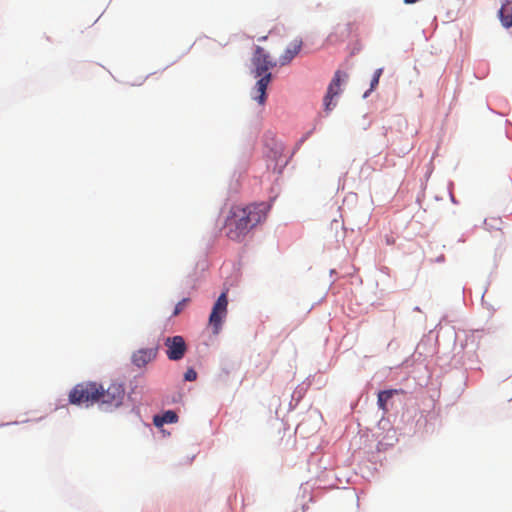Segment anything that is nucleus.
I'll use <instances>...</instances> for the list:
<instances>
[{
	"label": "nucleus",
	"instance_id": "nucleus-1",
	"mask_svg": "<svg viewBox=\"0 0 512 512\" xmlns=\"http://www.w3.org/2000/svg\"><path fill=\"white\" fill-rule=\"evenodd\" d=\"M268 211L269 205L264 202L232 206L223 226L226 237L242 242L251 230L266 219Z\"/></svg>",
	"mask_w": 512,
	"mask_h": 512
},
{
	"label": "nucleus",
	"instance_id": "nucleus-2",
	"mask_svg": "<svg viewBox=\"0 0 512 512\" xmlns=\"http://www.w3.org/2000/svg\"><path fill=\"white\" fill-rule=\"evenodd\" d=\"M252 61L255 66V77H259L254 87L255 94L253 95V99L260 105H264L266 102V89L272 78L269 70L273 68L276 63L271 60L270 55L260 46L256 47Z\"/></svg>",
	"mask_w": 512,
	"mask_h": 512
},
{
	"label": "nucleus",
	"instance_id": "nucleus-3",
	"mask_svg": "<svg viewBox=\"0 0 512 512\" xmlns=\"http://www.w3.org/2000/svg\"><path fill=\"white\" fill-rule=\"evenodd\" d=\"M100 384L96 382H84L77 384L69 393V401L72 404L93 405L98 402Z\"/></svg>",
	"mask_w": 512,
	"mask_h": 512
},
{
	"label": "nucleus",
	"instance_id": "nucleus-4",
	"mask_svg": "<svg viewBox=\"0 0 512 512\" xmlns=\"http://www.w3.org/2000/svg\"><path fill=\"white\" fill-rule=\"evenodd\" d=\"M125 396V389L122 384L112 383L106 389L100 384L98 404L105 409L118 408L122 405Z\"/></svg>",
	"mask_w": 512,
	"mask_h": 512
},
{
	"label": "nucleus",
	"instance_id": "nucleus-5",
	"mask_svg": "<svg viewBox=\"0 0 512 512\" xmlns=\"http://www.w3.org/2000/svg\"><path fill=\"white\" fill-rule=\"evenodd\" d=\"M228 299L226 292H223L213 305L209 316V324L213 328V333L218 334L221 330L223 320L227 316Z\"/></svg>",
	"mask_w": 512,
	"mask_h": 512
},
{
	"label": "nucleus",
	"instance_id": "nucleus-6",
	"mask_svg": "<svg viewBox=\"0 0 512 512\" xmlns=\"http://www.w3.org/2000/svg\"><path fill=\"white\" fill-rule=\"evenodd\" d=\"M348 75L345 72L337 70L327 88V93L324 97V106L326 111H331L335 104L332 105V100L341 93V84L347 79Z\"/></svg>",
	"mask_w": 512,
	"mask_h": 512
},
{
	"label": "nucleus",
	"instance_id": "nucleus-7",
	"mask_svg": "<svg viewBox=\"0 0 512 512\" xmlns=\"http://www.w3.org/2000/svg\"><path fill=\"white\" fill-rule=\"evenodd\" d=\"M165 346L167 347V357L173 361H178L182 359L187 350L185 341L182 336H173L166 338Z\"/></svg>",
	"mask_w": 512,
	"mask_h": 512
},
{
	"label": "nucleus",
	"instance_id": "nucleus-8",
	"mask_svg": "<svg viewBox=\"0 0 512 512\" xmlns=\"http://www.w3.org/2000/svg\"><path fill=\"white\" fill-rule=\"evenodd\" d=\"M157 348H143L136 351L132 356V362L141 368L153 361L157 356Z\"/></svg>",
	"mask_w": 512,
	"mask_h": 512
},
{
	"label": "nucleus",
	"instance_id": "nucleus-9",
	"mask_svg": "<svg viewBox=\"0 0 512 512\" xmlns=\"http://www.w3.org/2000/svg\"><path fill=\"white\" fill-rule=\"evenodd\" d=\"M302 40L295 39L291 42V44L286 48L284 53L281 55L279 62L281 66L289 64L296 55L301 51L302 48Z\"/></svg>",
	"mask_w": 512,
	"mask_h": 512
},
{
	"label": "nucleus",
	"instance_id": "nucleus-10",
	"mask_svg": "<svg viewBox=\"0 0 512 512\" xmlns=\"http://www.w3.org/2000/svg\"><path fill=\"white\" fill-rule=\"evenodd\" d=\"M499 17L504 27L512 26V0H505L499 10Z\"/></svg>",
	"mask_w": 512,
	"mask_h": 512
},
{
	"label": "nucleus",
	"instance_id": "nucleus-11",
	"mask_svg": "<svg viewBox=\"0 0 512 512\" xmlns=\"http://www.w3.org/2000/svg\"><path fill=\"white\" fill-rule=\"evenodd\" d=\"M402 392H403L402 390H398V389H389V390L380 391L378 393V399H377L378 407L381 410H383L384 412H386L387 411L386 404H387L388 400L391 399L394 395L402 393Z\"/></svg>",
	"mask_w": 512,
	"mask_h": 512
},
{
	"label": "nucleus",
	"instance_id": "nucleus-12",
	"mask_svg": "<svg viewBox=\"0 0 512 512\" xmlns=\"http://www.w3.org/2000/svg\"><path fill=\"white\" fill-rule=\"evenodd\" d=\"M178 420L177 414L172 411L168 410L161 416H155L154 417V424L156 426H162L163 424H170V423H176Z\"/></svg>",
	"mask_w": 512,
	"mask_h": 512
},
{
	"label": "nucleus",
	"instance_id": "nucleus-13",
	"mask_svg": "<svg viewBox=\"0 0 512 512\" xmlns=\"http://www.w3.org/2000/svg\"><path fill=\"white\" fill-rule=\"evenodd\" d=\"M382 73H383V68H379L375 71L373 78L371 80V83H370V89H369V91L365 92L364 97H367L368 93L376 88V86L379 83V79H380Z\"/></svg>",
	"mask_w": 512,
	"mask_h": 512
},
{
	"label": "nucleus",
	"instance_id": "nucleus-14",
	"mask_svg": "<svg viewBox=\"0 0 512 512\" xmlns=\"http://www.w3.org/2000/svg\"><path fill=\"white\" fill-rule=\"evenodd\" d=\"M189 302V298H184L182 299L181 301H179L176 306H175V309L173 311V316H177L179 315L183 310L184 308L186 307L187 303Z\"/></svg>",
	"mask_w": 512,
	"mask_h": 512
},
{
	"label": "nucleus",
	"instance_id": "nucleus-15",
	"mask_svg": "<svg viewBox=\"0 0 512 512\" xmlns=\"http://www.w3.org/2000/svg\"><path fill=\"white\" fill-rule=\"evenodd\" d=\"M184 379L185 381H195L197 379V372L193 368L187 369Z\"/></svg>",
	"mask_w": 512,
	"mask_h": 512
},
{
	"label": "nucleus",
	"instance_id": "nucleus-16",
	"mask_svg": "<svg viewBox=\"0 0 512 512\" xmlns=\"http://www.w3.org/2000/svg\"><path fill=\"white\" fill-rule=\"evenodd\" d=\"M501 223V220L498 218H491V219H485L484 224L487 227V229L490 228H497V225Z\"/></svg>",
	"mask_w": 512,
	"mask_h": 512
},
{
	"label": "nucleus",
	"instance_id": "nucleus-17",
	"mask_svg": "<svg viewBox=\"0 0 512 512\" xmlns=\"http://www.w3.org/2000/svg\"><path fill=\"white\" fill-rule=\"evenodd\" d=\"M417 0H404L405 4H414Z\"/></svg>",
	"mask_w": 512,
	"mask_h": 512
},
{
	"label": "nucleus",
	"instance_id": "nucleus-18",
	"mask_svg": "<svg viewBox=\"0 0 512 512\" xmlns=\"http://www.w3.org/2000/svg\"><path fill=\"white\" fill-rule=\"evenodd\" d=\"M266 39H267V36H263V37H261L259 40H260V41H264V40H266Z\"/></svg>",
	"mask_w": 512,
	"mask_h": 512
}]
</instances>
